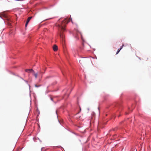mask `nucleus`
Returning a JSON list of instances; mask_svg holds the SVG:
<instances>
[{"mask_svg":"<svg viewBox=\"0 0 151 151\" xmlns=\"http://www.w3.org/2000/svg\"><path fill=\"white\" fill-rule=\"evenodd\" d=\"M70 21H71L72 22V19L70 18L68 20H67L66 19H65L61 23L58 25V30L60 32V37L63 40L64 39V37L62 32L65 30V27L66 24L70 22Z\"/></svg>","mask_w":151,"mask_h":151,"instance_id":"obj_1","label":"nucleus"},{"mask_svg":"<svg viewBox=\"0 0 151 151\" xmlns=\"http://www.w3.org/2000/svg\"><path fill=\"white\" fill-rule=\"evenodd\" d=\"M86 61V59L84 58L82 59L81 60H80V63L82 64L85 63Z\"/></svg>","mask_w":151,"mask_h":151,"instance_id":"obj_2","label":"nucleus"},{"mask_svg":"<svg viewBox=\"0 0 151 151\" xmlns=\"http://www.w3.org/2000/svg\"><path fill=\"white\" fill-rule=\"evenodd\" d=\"M32 17H29L26 21V24H25V27H26L27 25L28 24V23L29 22L30 20L32 18Z\"/></svg>","mask_w":151,"mask_h":151,"instance_id":"obj_3","label":"nucleus"},{"mask_svg":"<svg viewBox=\"0 0 151 151\" xmlns=\"http://www.w3.org/2000/svg\"><path fill=\"white\" fill-rule=\"evenodd\" d=\"M25 71L28 73H34V71L32 69H27L25 70Z\"/></svg>","mask_w":151,"mask_h":151,"instance_id":"obj_4","label":"nucleus"},{"mask_svg":"<svg viewBox=\"0 0 151 151\" xmlns=\"http://www.w3.org/2000/svg\"><path fill=\"white\" fill-rule=\"evenodd\" d=\"M124 46V44L122 45V46H121L120 48H119L118 49V50L116 53V55L118 53L120 52V51L123 48Z\"/></svg>","mask_w":151,"mask_h":151,"instance_id":"obj_5","label":"nucleus"},{"mask_svg":"<svg viewBox=\"0 0 151 151\" xmlns=\"http://www.w3.org/2000/svg\"><path fill=\"white\" fill-rule=\"evenodd\" d=\"M53 49L54 51H56L58 50V47L56 45H54L53 47Z\"/></svg>","mask_w":151,"mask_h":151,"instance_id":"obj_6","label":"nucleus"},{"mask_svg":"<svg viewBox=\"0 0 151 151\" xmlns=\"http://www.w3.org/2000/svg\"><path fill=\"white\" fill-rule=\"evenodd\" d=\"M33 75L35 77V78H37V73H35V72L34 71V73H32Z\"/></svg>","mask_w":151,"mask_h":151,"instance_id":"obj_7","label":"nucleus"},{"mask_svg":"<svg viewBox=\"0 0 151 151\" xmlns=\"http://www.w3.org/2000/svg\"><path fill=\"white\" fill-rule=\"evenodd\" d=\"M35 86L36 87H38L40 86H37V85L35 84Z\"/></svg>","mask_w":151,"mask_h":151,"instance_id":"obj_8","label":"nucleus"},{"mask_svg":"<svg viewBox=\"0 0 151 151\" xmlns=\"http://www.w3.org/2000/svg\"><path fill=\"white\" fill-rule=\"evenodd\" d=\"M49 78V77L47 76V77H46V78Z\"/></svg>","mask_w":151,"mask_h":151,"instance_id":"obj_9","label":"nucleus"},{"mask_svg":"<svg viewBox=\"0 0 151 151\" xmlns=\"http://www.w3.org/2000/svg\"><path fill=\"white\" fill-rule=\"evenodd\" d=\"M126 114H128V113H126Z\"/></svg>","mask_w":151,"mask_h":151,"instance_id":"obj_10","label":"nucleus"},{"mask_svg":"<svg viewBox=\"0 0 151 151\" xmlns=\"http://www.w3.org/2000/svg\"><path fill=\"white\" fill-rule=\"evenodd\" d=\"M40 73H42V72H41V71H40Z\"/></svg>","mask_w":151,"mask_h":151,"instance_id":"obj_11","label":"nucleus"},{"mask_svg":"<svg viewBox=\"0 0 151 151\" xmlns=\"http://www.w3.org/2000/svg\"><path fill=\"white\" fill-rule=\"evenodd\" d=\"M80 110H81V108H80Z\"/></svg>","mask_w":151,"mask_h":151,"instance_id":"obj_12","label":"nucleus"}]
</instances>
